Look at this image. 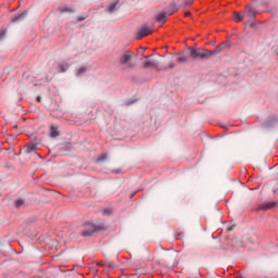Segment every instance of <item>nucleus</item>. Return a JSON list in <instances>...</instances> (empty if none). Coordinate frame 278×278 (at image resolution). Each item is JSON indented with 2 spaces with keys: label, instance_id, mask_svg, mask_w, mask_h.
<instances>
[{
  "label": "nucleus",
  "instance_id": "nucleus-1",
  "mask_svg": "<svg viewBox=\"0 0 278 278\" xmlns=\"http://www.w3.org/2000/svg\"><path fill=\"white\" fill-rule=\"evenodd\" d=\"M190 55L194 60H210V58H212V51L207 49L190 48Z\"/></svg>",
  "mask_w": 278,
  "mask_h": 278
},
{
  "label": "nucleus",
  "instance_id": "nucleus-2",
  "mask_svg": "<svg viewBox=\"0 0 278 278\" xmlns=\"http://www.w3.org/2000/svg\"><path fill=\"white\" fill-rule=\"evenodd\" d=\"M178 10L179 7H177L176 4H170L169 9H167L166 12L160 13L156 16L157 23H166V16H173V14H175V12H177Z\"/></svg>",
  "mask_w": 278,
  "mask_h": 278
},
{
  "label": "nucleus",
  "instance_id": "nucleus-3",
  "mask_svg": "<svg viewBox=\"0 0 278 278\" xmlns=\"http://www.w3.org/2000/svg\"><path fill=\"white\" fill-rule=\"evenodd\" d=\"M151 34H153V27L143 25L137 30L135 38L140 40L147 36H151Z\"/></svg>",
  "mask_w": 278,
  "mask_h": 278
},
{
  "label": "nucleus",
  "instance_id": "nucleus-4",
  "mask_svg": "<svg viewBox=\"0 0 278 278\" xmlns=\"http://www.w3.org/2000/svg\"><path fill=\"white\" fill-rule=\"evenodd\" d=\"M150 58H153V55H143V60H146L143 63V68H157L160 66L157 60H153Z\"/></svg>",
  "mask_w": 278,
  "mask_h": 278
},
{
  "label": "nucleus",
  "instance_id": "nucleus-5",
  "mask_svg": "<svg viewBox=\"0 0 278 278\" xmlns=\"http://www.w3.org/2000/svg\"><path fill=\"white\" fill-rule=\"evenodd\" d=\"M131 58H134V52L126 51L119 58V63L121 64H129V62L131 61Z\"/></svg>",
  "mask_w": 278,
  "mask_h": 278
},
{
  "label": "nucleus",
  "instance_id": "nucleus-6",
  "mask_svg": "<svg viewBox=\"0 0 278 278\" xmlns=\"http://www.w3.org/2000/svg\"><path fill=\"white\" fill-rule=\"evenodd\" d=\"M97 229H99L97 226L92 224H87V229L83 230L81 236L85 238H88V236H92Z\"/></svg>",
  "mask_w": 278,
  "mask_h": 278
},
{
  "label": "nucleus",
  "instance_id": "nucleus-7",
  "mask_svg": "<svg viewBox=\"0 0 278 278\" xmlns=\"http://www.w3.org/2000/svg\"><path fill=\"white\" fill-rule=\"evenodd\" d=\"M56 68H59L58 73H66L68 71V63L62 62L56 64Z\"/></svg>",
  "mask_w": 278,
  "mask_h": 278
},
{
  "label": "nucleus",
  "instance_id": "nucleus-8",
  "mask_svg": "<svg viewBox=\"0 0 278 278\" xmlns=\"http://www.w3.org/2000/svg\"><path fill=\"white\" fill-rule=\"evenodd\" d=\"M276 203L275 202H269V203H264V204H261L258 206V210H263V211H268V210H273V207H275Z\"/></svg>",
  "mask_w": 278,
  "mask_h": 278
},
{
  "label": "nucleus",
  "instance_id": "nucleus-9",
  "mask_svg": "<svg viewBox=\"0 0 278 278\" xmlns=\"http://www.w3.org/2000/svg\"><path fill=\"white\" fill-rule=\"evenodd\" d=\"M225 47H229V43L223 42L222 45L217 46L214 51H211L212 55H216V53H220Z\"/></svg>",
  "mask_w": 278,
  "mask_h": 278
},
{
  "label": "nucleus",
  "instance_id": "nucleus-10",
  "mask_svg": "<svg viewBox=\"0 0 278 278\" xmlns=\"http://www.w3.org/2000/svg\"><path fill=\"white\" fill-rule=\"evenodd\" d=\"M58 136H60V131L58 130V127L51 126L50 138H58Z\"/></svg>",
  "mask_w": 278,
  "mask_h": 278
},
{
  "label": "nucleus",
  "instance_id": "nucleus-11",
  "mask_svg": "<svg viewBox=\"0 0 278 278\" xmlns=\"http://www.w3.org/2000/svg\"><path fill=\"white\" fill-rule=\"evenodd\" d=\"M27 16V12L21 13L20 15L13 17L11 23H18V21H23Z\"/></svg>",
  "mask_w": 278,
  "mask_h": 278
},
{
  "label": "nucleus",
  "instance_id": "nucleus-12",
  "mask_svg": "<svg viewBox=\"0 0 278 278\" xmlns=\"http://www.w3.org/2000/svg\"><path fill=\"white\" fill-rule=\"evenodd\" d=\"M37 149V146L35 143H30L24 148V151L26 153H33Z\"/></svg>",
  "mask_w": 278,
  "mask_h": 278
},
{
  "label": "nucleus",
  "instance_id": "nucleus-13",
  "mask_svg": "<svg viewBox=\"0 0 278 278\" xmlns=\"http://www.w3.org/2000/svg\"><path fill=\"white\" fill-rule=\"evenodd\" d=\"M116 5H118V0H116L110 4L108 12H110V14H112V12H116Z\"/></svg>",
  "mask_w": 278,
  "mask_h": 278
},
{
  "label": "nucleus",
  "instance_id": "nucleus-14",
  "mask_svg": "<svg viewBox=\"0 0 278 278\" xmlns=\"http://www.w3.org/2000/svg\"><path fill=\"white\" fill-rule=\"evenodd\" d=\"M59 12H61V14H64V12H75V9L72 7H63L59 9Z\"/></svg>",
  "mask_w": 278,
  "mask_h": 278
},
{
  "label": "nucleus",
  "instance_id": "nucleus-15",
  "mask_svg": "<svg viewBox=\"0 0 278 278\" xmlns=\"http://www.w3.org/2000/svg\"><path fill=\"white\" fill-rule=\"evenodd\" d=\"M247 10H248V14L249 16H255V14H257V12L255 11V9L251 5H248L247 7Z\"/></svg>",
  "mask_w": 278,
  "mask_h": 278
},
{
  "label": "nucleus",
  "instance_id": "nucleus-16",
  "mask_svg": "<svg viewBox=\"0 0 278 278\" xmlns=\"http://www.w3.org/2000/svg\"><path fill=\"white\" fill-rule=\"evenodd\" d=\"M233 18L235 21H237V23H240V21H242V18H244V14L242 13H233Z\"/></svg>",
  "mask_w": 278,
  "mask_h": 278
},
{
  "label": "nucleus",
  "instance_id": "nucleus-17",
  "mask_svg": "<svg viewBox=\"0 0 278 278\" xmlns=\"http://www.w3.org/2000/svg\"><path fill=\"white\" fill-rule=\"evenodd\" d=\"M86 71H88V68H86V66L79 67L76 72L77 77H81V75H84V73H86Z\"/></svg>",
  "mask_w": 278,
  "mask_h": 278
},
{
  "label": "nucleus",
  "instance_id": "nucleus-18",
  "mask_svg": "<svg viewBox=\"0 0 278 278\" xmlns=\"http://www.w3.org/2000/svg\"><path fill=\"white\" fill-rule=\"evenodd\" d=\"M108 160V154H102L97 159V162H105Z\"/></svg>",
  "mask_w": 278,
  "mask_h": 278
},
{
  "label": "nucleus",
  "instance_id": "nucleus-19",
  "mask_svg": "<svg viewBox=\"0 0 278 278\" xmlns=\"http://www.w3.org/2000/svg\"><path fill=\"white\" fill-rule=\"evenodd\" d=\"M25 203V201H23V200H17V201H15V207H21V205H23Z\"/></svg>",
  "mask_w": 278,
  "mask_h": 278
},
{
  "label": "nucleus",
  "instance_id": "nucleus-20",
  "mask_svg": "<svg viewBox=\"0 0 278 278\" xmlns=\"http://www.w3.org/2000/svg\"><path fill=\"white\" fill-rule=\"evenodd\" d=\"M178 62H188V58L187 56H180V58H178Z\"/></svg>",
  "mask_w": 278,
  "mask_h": 278
},
{
  "label": "nucleus",
  "instance_id": "nucleus-21",
  "mask_svg": "<svg viewBox=\"0 0 278 278\" xmlns=\"http://www.w3.org/2000/svg\"><path fill=\"white\" fill-rule=\"evenodd\" d=\"M5 38V30L0 31V40H3Z\"/></svg>",
  "mask_w": 278,
  "mask_h": 278
},
{
  "label": "nucleus",
  "instance_id": "nucleus-22",
  "mask_svg": "<svg viewBox=\"0 0 278 278\" xmlns=\"http://www.w3.org/2000/svg\"><path fill=\"white\" fill-rule=\"evenodd\" d=\"M192 3H194V0H188L185 2V5H192Z\"/></svg>",
  "mask_w": 278,
  "mask_h": 278
},
{
  "label": "nucleus",
  "instance_id": "nucleus-23",
  "mask_svg": "<svg viewBox=\"0 0 278 278\" xmlns=\"http://www.w3.org/2000/svg\"><path fill=\"white\" fill-rule=\"evenodd\" d=\"M105 266H108V268H114V263H113V262H110V263H108Z\"/></svg>",
  "mask_w": 278,
  "mask_h": 278
},
{
  "label": "nucleus",
  "instance_id": "nucleus-24",
  "mask_svg": "<svg viewBox=\"0 0 278 278\" xmlns=\"http://www.w3.org/2000/svg\"><path fill=\"white\" fill-rule=\"evenodd\" d=\"M77 21H78L79 23H81V21H86V17H84V16H78Z\"/></svg>",
  "mask_w": 278,
  "mask_h": 278
},
{
  "label": "nucleus",
  "instance_id": "nucleus-25",
  "mask_svg": "<svg viewBox=\"0 0 278 278\" xmlns=\"http://www.w3.org/2000/svg\"><path fill=\"white\" fill-rule=\"evenodd\" d=\"M98 266L103 267V266H106V264H105V263H103V262H99V263H98Z\"/></svg>",
  "mask_w": 278,
  "mask_h": 278
},
{
  "label": "nucleus",
  "instance_id": "nucleus-26",
  "mask_svg": "<svg viewBox=\"0 0 278 278\" xmlns=\"http://www.w3.org/2000/svg\"><path fill=\"white\" fill-rule=\"evenodd\" d=\"M111 212H112V210H110V208L104 210V214H110Z\"/></svg>",
  "mask_w": 278,
  "mask_h": 278
},
{
  "label": "nucleus",
  "instance_id": "nucleus-27",
  "mask_svg": "<svg viewBox=\"0 0 278 278\" xmlns=\"http://www.w3.org/2000/svg\"><path fill=\"white\" fill-rule=\"evenodd\" d=\"M185 16H191V13H190V11H187V12H185Z\"/></svg>",
  "mask_w": 278,
  "mask_h": 278
},
{
  "label": "nucleus",
  "instance_id": "nucleus-28",
  "mask_svg": "<svg viewBox=\"0 0 278 278\" xmlns=\"http://www.w3.org/2000/svg\"><path fill=\"white\" fill-rule=\"evenodd\" d=\"M232 278H242L240 274H236Z\"/></svg>",
  "mask_w": 278,
  "mask_h": 278
},
{
  "label": "nucleus",
  "instance_id": "nucleus-29",
  "mask_svg": "<svg viewBox=\"0 0 278 278\" xmlns=\"http://www.w3.org/2000/svg\"><path fill=\"white\" fill-rule=\"evenodd\" d=\"M250 27H255V23H251V24H250Z\"/></svg>",
  "mask_w": 278,
  "mask_h": 278
},
{
  "label": "nucleus",
  "instance_id": "nucleus-30",
  "mask_svg": "<svg viewBox=\"0 0 278 278\" xmlns=\"http://www.w3.org/2000/svg\"><path fill=\"white\" fill-rule=\"evenodd\" d=\"M135 195H136V193L130 194V199H134Z\"/></svg>",
  "mask_w": 278,
  "mask_h": 278
},
{
  "label": "nucleus",
  "instance_id": "nucleus-31",
  "mask_svg": "<svg viewBox=\"0 0 278 278\" xmlns=\"http://www.w3.org/2000/svg\"><path fill=\"white\" fill-rule=\"evenodd\" d=\"M40 99H41L40 97H37V101H38V103H40Z\"/></svg>",
  "mask_w": 278,
  "mask_h": 278
},
{
  "label": "nucleus",
  "instance_id": "nucleus-32",
  "mask_svg": "<svg viewBox=\"0 0 278 278\" xmlns=\"http://www.w3.org/2000/svg\"><path fill=\"white\" fill-rule=\"evenodd\" d=\"M131 103H134V102H129L128 105H131Z\"/></svg>",
  "mask_w": 278,
  "mask_h": 278
}]
</instances>
